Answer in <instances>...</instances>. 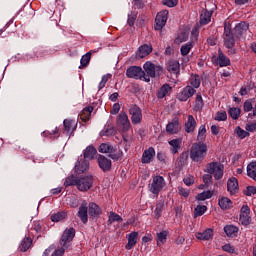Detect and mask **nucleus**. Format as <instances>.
Returning a JSON list of instances; mask_svg holds the SVG:
<instances>
[{"label": "nucleus", "instance_id": "obj_1", "mask_svg": "<svg viewBox=\"0 0 256 256\" xmlns=\"http://www.w3.org/2000/svg\"><path fill=\"white\" fill-rule=\"evenodd\" d=\"M207 156V144L199 142L193 144L190 150V157L192 161H201Z\"/></svg>", "mask_w": 256, "mask_h": 256}, {"label": "nucleus", "instance_id": "obj_2", "mask_svg": "<svg viewBox=\"0 0 256 256\" xmlns=\"http://www.w3.org/2000/svg\"><path fill=\"white\" fill-rule=\"evenodd\" d=\"M223 41L226 49L235 47V32H233L229 22H225L224 24Z\"/></svg>", "mask_w": 256, "mask_h": 256}, {"label": "nucleus", "instance_id": "obj_3", "mask_svg": "<svg viewBox=\"0 0 256 256\" xmlns=\"http://www.w3.org/2000/svg\"><path fill=\"white\" fill-rule=\"evenodd\" d=\"M225 169V166L221 164L220 162H211L207 166V172L210 175H214V179L216 181H219V179H223V171Z\"/></svg>", "mask_w": 256, "mask_h": 256}, {"label": "nucleus", "instance_id": "obj_4", "mask_svg": "<svg viewBox=\"0 0 256 256\" xmlns=\"http://www.w3.org/2000/svg\"><path fill=\"white\" fill-rule=\"evenodd\" d=\"M143 69L145 73H147V75H149V77L152 79H155V77H161V75H163V67L157 66L151 62H146L143 65Z\"/></svg>", "mask_w": 256, "mask_h": 256}, {"label": "nucleus", "instance_id": "obj_5", "mask_svg": "<svg viewBox=\"0 0 256 256\" xmlns=\"http://www.w3.org/2000/svg\"><path fill=\"white\" fill-rule=\"evenodd\" d=\"M84 159H88L89 161H93V159L97 158V161H109L105 156L98 154L97 149L94 146H87L83 152Z\"/></svg>", "mask_w": 256, "mask_h": 256}, {"label": "nucleus", "instance_id": "obj_6", "mask_svg": "<svg viewBox=\"0 0 256 256\" xmlns=\"http://www.w3.org/2000/svg\"><path fill=\"white\" fill-rule=\"evenodd\" d=\"M73 239H75V230L74 228H69L66 229L60 239V245L62 247V249H69V244L71 243V241H73Z\"/></svg>", "mask_w": 256, "mask_h": 256}, {"label": "nucleus", "instance_id": "obj_7", "mask_svg": "<svg viewBox=\"0 0 256 256\" xmlns=\"http://www.w3.org/2000/svg\"><path fill=\"white\" fill-rule=\"evenodd\" d=\"M165 187V179L163 176H154L152 183L149 185L150 192L153 195H159V192Z\"/></svg>", "mask_w": 256, "mask_h": 256}, {"label": "nucleus", "instance_id": "obj_8", "mask_svg": "<svg viewBox=\"0 0 256 256\" xmlns=\"http://www.w3.org/2000/svg\"><path fill=\"white\" fill-rule=\"evenodd\" d=\"M93 187V176H81L78 178V191L86 192Z\"/></svg>", "mask_w": 256, "mask_h": 256}, {"label": "nucleus", "instance_id": "obj_9", "mask_svg": "<svg viewBox=\"0 0 256 256\" xmlns=\"http://www.w3.org/2000/svg\"><path fill=\"white\" fill-rule=\"evenodd\" d=\"M195 93H197V90L193 86L187 85L176 95V98L178 101L185 102L191 99Z\"/></svg>", "mask_w": 256, "mask_h": 256}, {"label": "nucleus", "instance_id": "obj_10", "mask_svg": "<svg viewBox=\"0 0 256 256\" xmlns=\"http://www.w3.org/2000/svg\"><path fill=\"white\" fill-rule=\"evenodd\" d=\"M169 17V11L167 10H162L160 11L155 19V26L154 29L155 31H161L165 25H167V19Z\"/></svg>", "mask_w": 256, "mask_h": 256}, {"label": "nucleus", "instance_id": "obj_11", "mask_svg": "<svg viewBox=\"0 0 256 256\" xmlns=\"http://www.w3.org/2000/svg\"><path fill=\"white\" fill-rule=\"evenodd\" d=\"M129 113L131 115V122L133 125H139L143 119L141 108L137 104L130 106Z\"/></svg>", "mask_w": 256, "mask_h": 256}, {"label": "nucleus", "instance_id": "obj_12", "mask_svg": "<svg viewBox=\"0 0 256 256\" xmlns=\"http://www.w3.org/2000/svg\"><path fill=\"white\" fill-rule=\"evenodd\" d=\"M143 75H145V71L139 66H130L126 70V77L128 79H143Z\"/></svg>", "mask_w": 256, "mask_h": 256}, {"label": "nucleus", "instance_id": "obj_13", "mask_svg": "<svg viewBox=\"0 0 256 256\" xmlns=\"http://www.w3.org/2000/svg\"><path fill=\"white\" fill-rule=\"evenodd\" d=\"M116 123L118 127H121L123 131H129V128L131 127V122H129V116H127V113L121 112L116 119Z\"/></svg>", "mask_w": 256, "mask_h": 256}, {"label": "nucleus", "instance_id": "obj_14", "mask_svg": "<svg viewBox=\"0 0 256 256\" xmlns=\"http://www.w3.org/2000/svg\"><path fill=\"white\" fill-rule=\"evenodd\" d=\"M247 31H249V23L240 22L234 27L233 33L236 39H241L243 35H247Z\"/></svg>", "mask_w": 256, "mask_h": 256}, {"label": "nucleus", "instance_id": "obj_15", "mask_svg": "<svg viewBox=\"0 0 256 256\" xmlns=\"http://www.w3.org/2000/svg\"><path fill=\"white\" fill-rule=\"evenodd\" d=\"M179 131H181V124L179 123V118L175 117L166 125V133L169 135H177Z\"/></svg>", "mask_w": 256, "mask_h": 256}, {"label": "nucleus", "instance_id": "obj_16", "mask_svg": "<svg viewBox=\"0 0 256 256\" xmlns=\"http://www.w3.org/2000/svg\"><path fill=\"white\" fill-rule=\"evenodd\" d=\"M250 213H251V209H249V206L247 205L242 206L240 210L239 221L241 225H244V227H247V225L251 223V216H249Z\"/></svg>", "mask_w": 256, "mask_h": 256}, {"label": "nucleus", "instance_id": "obj_17", "mask_svg": "<svg viewBox=\"0 0 256 256\" xmlns=\"http://www.w3.org/2000/svg\"><path fill=\"white\" fill-rule=\"evenodd\" d=\"M98 151L99 153H109V157L114 161H117V159H119V155L113 153V147L111 146V144H108V143L100 144Z\"/></svg>", "mask_w": 256, "mask_h": 256}, {"label": "nucleus", "instance_id": "obj_18", "mask_svg": "<svg viewBox=\"0 0 256 256\" xmlns=\"http://www.w3.org/2000/svg\"><path fill=\"white\" fill-rule=\"evenodd\" d=\"M215 61L219 67H229V65H231V59H229L221 49L218 50V57Z\"/></svg>", "mask_w": 256, "mask_h": 256}, {"label": "nucleus", "instance_id": "obj_19", "mask_svg": "<svg viewBox=\"0 0 256 256\" xmlns=\"http://www.w3.org/2000/svg\"><path fill=\"white\" fill-rule=\"evenodd\" d=\"M88 212H89V207L87 206V203L84 201L82 202L78 211V217L80 218L82 223H87V221H89Z\"/></svg>", "mask_w": 256, "mask_h": 256}, {"label": "nucleus", "instance_id": "obj_20", "mask_svg": "<svg viewBox=\"0 0 256 256\" xmlns=\"http://www.w3.org/2000/svg\"><path fill=\"white\" fill-rule=\"evenodd\" d=\"M227 191L230 192V195H235V193L239 191V182L237 181V178L232 177L228 180Z\"/></svg>", "mask_w": 256, "mask_h": 256}, {"label": "nucleus", "instance_id": "obj_21", "mask_svg": "<svg viewBox=\"0 0 256 256\" xmlns=\"http://www.w3.org/2000/svg\"><path fill=\"white\" fill-rule=\"evenodd\" d=\"M103 211L101 210V207L97 205L95 202H91L88 205V215L90 217H99Z\"/></svg>", "mask_w": 256, "mask_h": 256}, {"label": "nucleus", "instance_id": "obj_22", "mask_svg": "<svg viewBox=\"0 0 256 256\" xmlns=\"http://www.w3.org/2000/svg\"><path fill=\"white\" fill-rule=\"evenodd\" d=\"M137 239H139V232H131L128 235V243L125 246V249L128 251L131 250L134 246L137 245Z\"/></svg>", "mask_w": 256, "mask_h": 256}, {"label": "nucleus", "instance_id": "obj_23", "mask_svg": "<svg viewBox=\"0 0 256 256\" xmlns=\"http://www.w3.org/2000/svg\"><path fill=\"white\" fill-rule=\"evenodd\" d=\"M195 237L200 241H209V239L213 238V229L207 228L204 232H197Z\"/></svg>", "mask_w": 256, "mask_h": 256}, {"label": "nucleus", "instance_id": "obj_24", "mask_svg": "<svg viewBox=\"0 0 256 256\" xmlns=\"http://www.w3.org/2000/svg\"><path fill=\"white\" fill-rule=\"evenodd\" d=\"M184 127L186 133H193V131H195V127H197V121H195L193 115L188 116V120L185 122Z\"/></svg>", "mask_w": 256, "mask_h": 256}, {"label": "nucleus", "instance_id": "obj_25", "mask_svg": "<svg viewBox=\"0 0 256 256\" xmlns=\"http://www.w3.org/2000/svg\"><path fill=\"white\" fill-rule=\"evenodd\" d=\"M138 51V56L140 59H143L153 52V46H151V44H144L139 47Z\"/></svg>", "mask_w": 256, "mask_h": 256}, {"label": "nucleus", "instance_id": "obj_26", "mask_svg": "<svg viewBox=\"0 0 256 256\" xmlns=\"http://www.w3.org/2000/svg\"><path fill=\"white\" fill-rule=\"evenodd\" d=\"M91 113H93V106L85 107L79 114L80 120L83 121V123H87L91 117Z\"/></svg>", "mask_w": 256, "mask_h": 256}, {"label": "nucleus", "instance_id": "obj_27", "mask_svg": "<svg viewBox=\"0 0 256 256\" xmlns=\"http://www.w3.org/2000/svg\"><path fill=\"white\" fill-rule=\"evenodd\" d=\"M89 169V162L87 161H78L75 165V172L78 175L85 173Z\"/></svg>", "mask_w": 256, "mask_h": 256}, {"label": "nucleus", "instance_id": "obj_28", "mask_svg": "<svg viewBox=\"0 0 256 256\" xmlns=\"http://www.w3.org/2000/svg\"><path fill=\"white\" fill-rule=\"evenodd\" d=\"M78 184H79V177L72 174L65 179L64 187H73V186L78 187Z\"/></svg>", "mask_w": 256, "mask_h": 256}, {"label": "nucleus", "instance_id": "obj_29", "mask_svg": "<svg viewBox=\"0 0 256 256\" xmlns=\"http://www.w3.org/2000/svg\"><path fill=\"white\" fill-rule=\"evenodd\" d=\"M171 85L169 84H164L160 87V89L157 92V97L159 99H165V97H167V93H169V91H171Z\"/></svg>", "mask_w": 256, "mask_h": 256}, {"label": "nucleus", "instance_id": "obj_30", "mask_svg": "<svg viewBox=\"0 0 256 256\" xmlns=\"http://www.w3.org/2000/svg\"><path fill=\"white\" fill-rule=\"evenodd\" d=\"M219 207H221L224 211H227V209H231L233 207V202L231 199L227 197H222L218 202Z\"/></svg>", "mask_w": 256, "mask_h": 256}, {"label": "nucleus", "instance_id": "obj_31", "mask_svg": "<svg viewBox=\"0 0 256 256\" xmlns=\"http://www.w3.org/2000/svg\"><path fill=\"white\" fill-rule=\"evenodd\" d=\"M63 125H64V129H65V131H67V133H70L71 131L73 132L77 129V124H76L75 120L65 119L63 121Z\"/></svg>", "mask_w": 256, "mask_h": 256}, {"label": "nucleus", "instance_id": "obj_32", "mask_svg": "<svg viewBox=\"0 0 256 256\" xmlns=\"http://www.w3.org/2000/svg\"><path fill=\"white\" fill-rule=\"evenodd\" d=\"M211 15H213V12L205 10L200 15V24L201 25H208V23H211Z\"/></svg>", "mask_w": 256, "mask_h": 256}, {"label": "nucleus", "instance_id": "obj_33", "mask_svg": "<svg viewBox=\"0 0 256 256\" xmlns=\"http://www.w3.org/2000/svg\"><path fill=\"white\" fill-rule=\"evenodd\" d=\"M169 145L171 148V153L175 155L176 153H179V149H181V140L179 139H173L169 141Z\"/></svg>", "mask_w": 256, "mask_h": 256}, {"label": "nucleus", "instance_id": "obj_34", "mask_svg": "<svg viewBox=\"0 0 256 256\" xmlns=\"http://www.w3.org/2000/svg\"><path fill=\"white\" fill-rule=\"evenodd\" d=\"M247 175L256 181V161L250 162L247 166Z\"/></svg>", "mask_w": 256, "mask_h": 256}, {"label": "nucleus", "instance_id": "obj_35", "mask_svg": "<svg viewBox=\"0 0 256 256\" xmlns=\"http://www.w3.org/2000/svg\"><path fill=\"white\" fill-rule=\"evenodd\" d=\"M155 157V148L149 147L143 152L142 161H151Z\"/></svg>", "mask_w": 256, "mask_h": 256}, {"label": "nucleus", "instance_id": "obj_36", "mask_svg": "<svg viewBox=\"0 0 256 256\" xmlns=\"http://www.w3.org/2000/svg\"><path fill=\"white\" fill-rule=\"evenodd\" d=\"M31 245H33V240L31 238L27 237V238L23 239L19 249L22 253H25V251H27L28 249L31 248Z\"/></svg>", "mask_w": 256, "mask_h": 256}, {"label": "nucleus", "instance_id": "obj_37", "mask_svg": "<svg viewBox=\"0 0 256 256\" xmlns=\"http://www.w3.org/2000/svg\"><path fill=\"white\" fill-rule=\"evenodd\" d=\"M192 49H193V42H187L186 44H183L180 48V53L182 57H187V55L191 53Z\"/></svg>", "mask_w": 256, "mask_h": 256}, {"label": "nucleus", "instance_id": "obj_38", "mask_svg": "<svg viewBox=\"0 0 256 256\" xmlns=\"http://www.w3.org/2000/svg\"><path fill=\"white\" fill-rule=\"evenodd\" d=\"M204 105L205 103L203 102V96H201V93L199 92L196 95L194 111H201Z\"/></svg>", "mask_w": 256, "mask_h": 256}, {"label": "nucleus", "instance_id": "obj_39", "mask_svg": "<svg viewBox=\"0 0 256 256\" xmlns=\"http://www.w3.org/2000/svg\"><path fill=\"white\" fill-rule=\"evenodd\" d=\"M190 85L193 89H199L201 87V77L197 74L192 75L190 78Z\"/></svg>", "mask_w": 256, "mask_h": 256}, {"label": "nucleus", "instance_id": "obj_40", "mask_svg": "<svg viewBox=\"0 0 256 256\" xmlns=\"http://www.w3.org/2000/svg\"><path fill=\"white\" fill-rule=\"evenodd\" d=\"M228 114L230 115V117H231L234 121H237V119H239V117H240V115H241V110H240V108L232 107V108H229Z\"/></svg>", "mask_w": 256, "mask_h": 256}, {"label": "nucleus", "instance_id": "obj_41", "mask_svg": "<svg viewBox=\"0 0 256 256\" xmlns=\"http://www.w3.org/2000/svg\"><path fill=\"white\" fill-rule=\"evenodd\" d=\"M116 130L115 127L111 125L105 126L104 130L101 132L102 137H111V135H115Z\"/></svg>", "mask_w": 256, "mask_h": 256}, {"label": "nucleus", "instance_id": "obj_42", "mask_svg": "<svg viewBox=\"0 0 256 256\" xmlns=\"http://www.w3.org/2000/svg\"><path fill=\"white\" fill-rule=\"evenodd\" d=\"M179 69H180V65L178 61L169 62L167 67V71H169V73H177L179 72Z\"/></svg>", "mask_w": 256, "mask_h": 256}, {"label": "nucleus", "instance_id": "obj_43", "mask_svg": "<svg viewBox=\"0 0 256 256\" xmlns=\"http://www.w3.org/2000/svg\"><path fill=\"white\" fill-rule=\"evenodd\" d=\"M212 197H213V192H211V190H208V191H204L202 193H199L196 196V199L198 201H205L206 199H211Z\"/></svg>", "mask_w": 256, "mask_h": 256}, {"label": "nucleus", "instance_id": "obj_44", "mask_svg": "<svg viewBox=\"0 0 256 256\" xmlns=\"http://www.w3.org/2000/svg\"><path fill=\"white\" fill-rule=\"evenodd\" d=\"M165 207V202L158 201L156 203V209L154 211L156 219H159L161 217V213H163V208Z\"/></svg>", "mask_w": 256, "mask_h": 256}, {"label": "nucleus", "instance_id": "obj_45", "mask_svg": "<svg viewBox=\"0 0 256 256\" xmlns=\"http://www.w3.org/2000/svg\"><path fill=\"white\" fill-rule=\"evenodd\" d=\"M65 217H67V212H58L56 214H53L51 216V221L57 223L59 221H63V219H65Z\"/></svg>", "mask_w": 256, "mask_h": 256}, {"label": "nucleus", "instance_id": "obj_46", "mask_svg": "<svg viewBox=\"0 0 256 256\" xmlns=\"http://www.w3.org/2000/svg\"><path fill=\"white\" fill-rule=\"evenodd\" d=\"M205 211H207V206L198 205L194 209V218L197 219V217H201V215H203Z\"/></svg>", "mask_w": 256, "mask_h": 256}, {"label": "nucleus", "instance_id": "obj_47", "mask_svg": "<svg viewBox=\"0 0 256 256\" xmlns=\"http://www.w3.org/2000/svg\"><path fill=\"white\" fill-rule=\"evenodd\" d=\"M165 241H167V232L164 231L157 233V245L161 246Z\"/></svg>", "mask_w": 256, "mask_h": 256}, {"label": "nucleus", "instance_id": "obj_48", "mask_svg": "<svg viewBox=\"0 0 256 256\" xmlns=\"http://www.w3.org/2000/svg\"><path fill=\"white\" fill-rule=\"evenodd\" d=\"M98 164L102 171H111V161H98Z\"/></svg>", "mask_w": 256, "mask_h": 256}, {"label": "nucleus", "instance_id": "obj_49", "mask_svg": "<svg viewBox=\"0 0 256 256\" xmlns=\"http://www.w3.org/2000/svg\"><path fill=\"white\" fill-rule=\"evenodd\" d=\"M224 231L228 237H231L233 233H237L239 231V228L233 226V225H228L224 227Z\"/></svg>", "mask_w": 256, "mask_h": 256}, {"label": "nucleus", "instance_id": "obj_50", "mask_svg": "<svg viewBox=\"0 0 256 256\" xmlns=\"http://www.w3.org/2000/svg\"><path fill=\"white\" fill-rule=\"evenodd\" d=\"M90 61H91V52H87L85 55L82 56L80 63L82 67H87Z\"/></svg>", "mask_w": 256, "mask_h": 256}, {"label": "nucleus", "instance_id": "obj_51", "mask_svg": "<svg viewBox=\"0 0 256 256\" xmlns=\"http://www.w3.org/2000/svg\"><path fill=\"white\" fill-rule=\"evenodd\" d=\"M109 79H111V74H106L102 76V79L98 85V90L101 91V89H103L105 87V85H107V81H109Z\"/></svg>", "mask_w": 256, "mask_h": 256}, {"label": "nucleus", "instance_id": "obj_52", "mask_svg": "<svg viewBox=\"0 0 256 256\" xmlns=\"http://www.w3.org/2000/svg\"><path fill=\"white\" fill-rule=\"evenodd\" d=\"M115 221H123V218L115 212H110L108 222L111 224L115 223Z\"/></svg>", "mask_w": 256, "mask_h": 256}, {"label": "nucleus", "instance_id": "obj_53", "mask_svg": "<svg viewBox=\"0 0 256 256\" xmlns=\"http://www.w3.org/2000/svg\"><path fill=\"white\" fill-rule=\"evenodd\" d=\"M205 133H207V128H205V125H201L198 130V136H197L198 141H203L205 137Z\"/></svg>", "mask_w": 256, "mask_h": 256}, {"label": "nucleus", "instance_id": "obj_54", "mask_svg": "<svg viewBox=\"0 0 256 256\" xmlns=\"http://www.w3.org/2000/svg\"><path fill=\"white\" fill-rule=\"evenodd\" d=\"M236 134L240 139H245V137H249V132L243 130L241 127L236 128Z\"/></svg>", "mask_w": 256, "mask_h": 256}, {"label": "nucleus", "instance_id": "obj_55", "mask_svg": "<svg viewBox=\"0 0 256 256\" xmlns=\"http://www.w3.org/2000/svg\"><path fill=\"white\" fill-rule=\"evenodd\" d=\"M203 183L205 184V187H209V185L213 183V176L211 174H204Z\"/></svg>", "mask_w": 256, "mask_h": 256}, {"label": "nucleus", "instance_id": "obj_56", "mask_svg": "<svg viewBox=\"0 0 256 256\" xmlns=\"http://www.w3.org/2000/svg\"><path fill=\"white\" fill-rule=\"evenodd\" d=\"M215 121H227V112H217L215 116Z\"/></svg>", "mask_w": 256, "mask_h": 256}, {"label": "nucleus", "instance_id": "obj_57", "mask_svg": "<svg viewBox=\"0 0 256 256\" xmlns=\"http://www.w3.org/2000/svg\"><path fill=\"white\" fill-rule=\"evenodd\" d=\"M178 193L181 195V197H189V194L191 193V190L183 188V186L178 187Z\"/></svg>", "mask_w": 256, "mask_h": 256}, {"label": "nucleus", "instance_id": "obj_58", "mask_svg": "<svg viewBox=\"0 0 256 256\" xmlns=\"http://www.w3.org/2000/svg\"><path fill=\"white\" fill-rule=\"evenodd\" d=\"M243 109L245 113H249V111H253V103H251V100H246L244 102Z\"/></svg>", "mask_w": 256, "mask_h": 256}, {"label": "nucleus", "instance_id": "obj_59", "mask_svg": "<svg viewBox=\"0 0 256 256\" xmlns=\"http://www.w3.org/2000/svg\"><path fill=\"white\" fill-rule=\"evenodd\" d=\"M185 185H187L188 187H191V185L195 184V177L193 176H188L186 178L183 179Z\"/></svg>", "mask_w": 256, "mask_h": 256}, {"label": "nucleus", "instance_id": "obj_60", "mask_svg": "<svg viewBox=\"0 0 256 256\" xmlns=\"http://www.w3.org/2000/svg\"><path fill=\"white\" fill-rule=\"evenodd\" d=\"M245 195H247V197H251L252 195H256V187L248 186Z\"/></svg>", "mask_w": 256, "mask_h": 256}, {"label": "nucleus", "instance_id": "obj_61", "mask_svg": "<svg viewBox=\"0 0 256 256\" xmlns=\"http://www.w3.org/2000/svg\"><path fill=\"white\" fill-rule=\"evenodd\" d=\"M179 0H163V5L166 7H175Z\"/></svg>", "mask_w": 256, "mask_h": 256}, {"label": "nucleus", "instance_id": "obj_62", "mask_svg": "<svg viewBox=\"0 0 256 256\" xmlns=\"http://www.w3.org/2000/svg\"><path fill=\"white\" fill-rule=\"evenodd\" d=\"M121 111V105L119 103H115L110 111L111 115H117Z\"/></svg>", "mask_w": 256, "mask_h": 256}, {"label": "nucleus", "instance_id": "obj_63", "mask_svg": "<svg viewBox=\"0 0 256 256\" xmlns=\"http://www.w3.org/2000/svg\"><path fill=\"white\" fill-rule=\"evenodd\" d=\"M222 249L226 253H235V248L233 246H231V244H226V245L222 246Z\"/></svg>", "mask_w": 256, "mask_h": 256}, {"label": "nucleus", "instance_id": "obj_64", "mask_svg": "<svg viewBox=\"0 0 256 256\" xmlns=\"http://www.w3.org/2000/svg\"><path fill=\"white\" fill-rule=\"evenodd\" d=\"M64 253H65V248H60V249L56 250V251L52 254V256H63Z\"/></svg>", "mask_w": 256, "mask_h": 256}]
</instances>
